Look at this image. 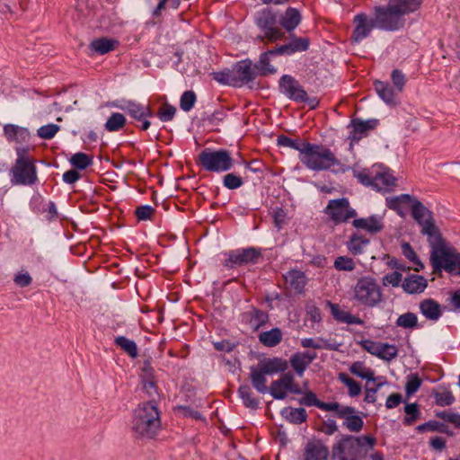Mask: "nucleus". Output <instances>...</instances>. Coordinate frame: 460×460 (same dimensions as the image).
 Returning a JSON list of instances; mask_svg holds the SVG:
<instances>
[{"label":"nucleus","instance_id":"nucleus-33","mask_svg":"<svg viewBox=\"0 0 460 460\" xmlns=\"http://www.w3.org/2000/svg\"><path fill=\"white\" fill-rule=\"evenodd\" d=\"M374 86L378 96L387 104H396L395 95L398 93L396 90L387 82L376 80Z\"/></svg>","mask_w":460,"mask_h":460},{"label":"nucleus","instance_id":"nucleus-27","mask_svg":"<svg viewBox=\"0 0 460 460\" xmlns=\"http://www.w3.org/2000/svg\"><path fill=\"white\" fill-rule=\"evenodd\" d=\"M328 305L331 308V313L332 317L340 322V323H345L348 324H358L363 325L364 321L360 319L357 315H353L350 313L341 310L337 304H333L332 302H328Z\"/></svg>","mask_w":460,"mask_h":460},{"label":"nucleus","instance_id":"nucleus-39","mask_svg":"<svg viewBox=\"0 0 460 460\" xmlns=\"http://www.w3.org/2000/svg\"><path fill=\"white\" fill-rule=\"evenodd\" d=\"M411 200L412 196L409 194H401L386 199L387 207L390 209L394 210L402 217L405 216V211L403 210L402 206L411 204Z\"/></svg>","mask_w":460,"mask_h":460},{"label":"nucleus","instance_id":"nucleus-51","mask_svg":"<svg viewBox=\"0 0 460 460\" xmlns=\"http://www.w3.org/2000/svg\"><path fill=\"white\" fill-rule=\"evenodd\" d=\"M396 325L404 329H414L418 327V317L414 313L408 312L399 315Z\"/></svg>","mask_w":460,"mask_h":460},{"label":"nucleus","instance_id":"nucleus-55","mask_svg":"<svg viewBox=\"0 0 460 460\" xmlns=\"http://www.w3.org/2000/svg\"><path fill=\"white\" fill-rule=\"evenodd\" d=\"M422 380L420 378L418 374H410L407 376V382L405 384V392L407 396L414 394L421 386Z\"/></svg>","mask_w":460,"mask_h":460},{"label":"nucleus","instance_id":"nucleus-28","mask_svg":"<svg viewBox=\"0 0 460 460\" xmlns=\"http://www.w3.org/2000/svg\"><path fill=\"white\" fill-rule=\"evenodd\" d=\"M301 14L296 8L288 7L279 18V24L288 32L294 31L301 22Z\"/></svg>","mask_w":460,"mask_h":460},{"label":"nucleus","instance_id":"nucleus-38","mask_svg":"<svg viewBox=\"0 0 460 460\" xmlns=\"http://www.w3.org/2000/svg\"><path fill=\"white\" fill-rule=\"evenodd\" d=\"M4 133L9 141L14 142L24 141L30 135L26 128L13 124L4 125Z\"/></svg>","mask_w":460,"mask_h":460},{"label":"nucleus","instance_id":"nucleus-12","mask_svg":"<svg viewBox=\"0 0 460 460\" xmlns=\"http://www.w3.org/2000/svg\"><path fill=\"white\" fill-rule=\"evenodd\" d=\"M226 255L227 258L223 264L228 269L243 267L250 263L255 264L262 257L261 250L254 247L233 250Z\"/></svg>","mask_w":460,"mask_h":460},{"label":"nucleus","instance_id":"nucleus-53","mask_svg":"<svg viewBox=\"0 0 460 460\" xmlns=\"http://www.w3.org/2000/svg\"><path fill=\"white\" fill-rule=\"evenodd\" d=\"M404 411L406 416L403 419V423L408 426L413 424L420 416V409L418 404L415 402L406 404Z\"/></svg>","mask_w":460,"mask_h":460},{"label":"nucleus","instance_id":"nucleus-11","mask_svg":"<svg viewBox=\"0 0 460 460\" xmlns=\"http://www.w3.org/2000/svg\"><path fill=\"white\" fill-rule=\"evenodd\" d=\"M411 216L422 226L421 233L428 236V239L439 234L435 225L433 215L420 200L412 197Z\"/></svg>","mask_w":460,"mask_h":460},{"label":"nucleus","instance_id":"nucleus-24","mask_svg":"<svg viewBox=\"0 0 460 460\" xmlns=\"http://www.w3.org/2000/svg\"><path fill=\"white\" fill-rule=\"evenodd\" d=\"M353 130L350 134V138L353 141H358L362 138L364 134L368 130L376 128L378 124V120L376 119L362 120L360 119H354L351 121Z\"/></svg>","mask_w":460,"mask_h":460},{"label":"nucleus","instance_id":"nucleus-10","mask_svg":"<svg viewBox=\"0 0 460 460\" xmlns=\"http://www.w3.org/2000/svg\"><path fill=\"white\" fill-rule=\"evenodd\" d=\"M255 23L263 32V35L257 37L261 41L267 40L269 42H275L285 38V32L277 26V14L271 9H263L259 12L255 17Z\"/></svg>","mask_w":460,"mask_h":460},{"label":"nucleus","instance_id":"nucleus-49","mask_svg":"<svg viewBox=\"0 0 460 460\" xmlns=\"http://www.w3.org/2000/svg\"><path fill=\"white\" fill-rule=\"evenodd\" d=\"M277 142L279 146L290 147L298 151L299 154H302L305 145L308 143L307 141H300L299 139L290 138L285 135L279 136Z\"/></svg>","mask_w":460,"mask_h":460},{"label":"nucleus","instance_id":"nucleus-58","mask_svg":"<svg viewBox=\"0 0 460 460\" xmlns=\"http://www.w3.org/2000/svg\"><path fill=\"white\" fill-rule=\"evenodd\" d=\"M196 102V94L193 91H185L180 100V107L184 111H190Z\"/></svg>","mask_w":460,"mask_h":460},{"label":"nucleus","instance_id":"nucleus-21","mask_svg":"<svg viewBox=\"0 0 460 460\" xmlns=\"http://www.w3.org/2000/svg\"><path fill=\"white\" fill-rule=\"evenodd\" d=\"M352 226L358 229L366 230L371 234L380 233L385 227L383 217L377 215H372L368 217L356 218L352 221Z\"/></svg>","mask_w":460,"mask_h":460},{"label":"nucleus","instance_id":"nucleus-3","mask_svg":"<svg viewBox=\"0 0 460 460\" xmlns=\"http://www.w3.org/2000/svg\"><path fill=\"white\" fill-rule=\"evenodd\" d=\"M160 428L161 417L156 401L140 402L133 411L132 429L136 435L153 438Z\"/></svg>","mask_w":460,"mask_h":460},{"label":"nucleus","instance_id":"nucleus-63","mask_svg":"<svg viewBox=\"0 0 460 460\" xmlns=\"http://www.w3.org/2000/svg\"><path fill=\"white\" fill-rule=\"evenodd\" d=\"M436 417L444 420L451 424H453L456 428L460 429V414L456 412H450L447 411H436Z\"/></svg>","mask_w":460,"mask_h":460},{"label":"nucleus","instance_id":"nucleus-14","mask_svg":"<svg viewBox=\"0 0 460 460\" xmlns=\"http://www.w3.org/2000/svg\"><path fill=\"white\" fill-rule=\"evenodd\" d=\"M279 90L288 99L296 102H305L307 93L299 82L289 75H284L279 79Z\"/></svg>","mask_w":460,"mask_h":460},{"label":"nucleus","instance_id":"nucleus-41","mask_svg":"<svg viewBox=\"0 0 460 460\" xmlns=\"http://www.w3.org/2000/svg\"><path fill=\"white\" fill-rule=\"evenodd\" d=\"M286 279L289 282L291 288L298 293H302L306 285V277L300 270H292L288 271Z\"/></svg>","mask_w":460,"mask_h":460},{"label":"nucleus","instance_id":"nucleus-54","mask_svg":"<svg viewBox=\"0 0 460 460\" xmlns=\"http://www.w3.org/2000/svg\"><path fill=\"white\" fill-rule=\"evenodd\" d=\"M417 430L419 432H425L427 430H429V431H438L441 433H447V434L449 433L447 426L445 425L444 423H441L437 420H429L426 423L419 425L417 427Z\"/></svg>","mask_w":460,"mask_h":460},{"label":"nucleus","instance_id":"nucleus-42","mask_svg":"<svg viewBox=\"0 0 460 460\" xmlns=\"http://www.w3.org/2000/svg\"><path fill=\"white\" fill-rule=\"evenodd\" d=\"M238 394L245 407L253 410L259 408V400L253 396L250 385H242L238 389Z\"/></svg>","mask_w":460,"mask_h":460},{"label":"nucleus","instance_id":"nucleus-7","mask_svg":"<svg viewBox=\"0 0 460 460\" xmlns=\"http://www.w3.org/2000/svg\"><path fill=\"white\" fill-rule=\"evenodd\" d=\"M353 293L357 303L365 307H376L383 301L382 289L377 281L370 276L358 279Z\"/></svg>","mask_w":460,"mask_h":460},{"label":"nucleus","instance_id":"nucleus-40","mask_svg":"<svg viewBox=\"0 0 460 460\" xmlns=\"http://www.w3.org/2000/svg\"><path fill=\"white\" fill-rule=\"evenodd\" d=\"M301 345L303 348H312L315 349H326L330 350H337L339 344L335 342H330L327 340L319 338L317 341L312 338H305L301 340Z\"/></svg>","mask_w":460,"mask_h":460},{"label":"nucleus","instance_id":"nucleus-44","mask_svg":"<svg viewBox=\"0 0 460 460\" xmlns=\"http://www.w3.org/2000/svg\"><path fill=\"white\" fill-rule=\"evenodd\" d=\"M276 385H283V388L294 394H302L303 391L299 385L296 383L294 374L292 372L284 373L279 377V383Z\"/></svg>","mask_w":460,"mask_h":460},{"label":"nucleus","instance_id":"nucleus-8","mask_svg":"<svg viewBox=\"0 0 460 460\" xmlns=\"http://www.w3.org/2000/svg\"><path fill=\"white\" fill-rule=\"evenodd\" d=\"M197 164L207 172H227L234 166V159L226 149H203L198 155Z\"/></svg>","mask_w":460,"mask_h":460},{"label":"nucleus","instance_id":"nucleus-46","mask_svg":"<svg viewBox=\"0 0 460 460\" xmlns=\"http://www.w3.org/2000/svg\"><path fill=\"white\" fill-rule=\"evenodd\" d=\"M126 117L122 113L114 112L107 119L104 127L109 132L119 131L126 125Z\"/></svg>","mask_w":460,"mask_h":460},{"label":"nucleus","instance_id":"nucleus-56","mask_svg":"<svg viewBox=\"0 0 460 460\" xmlns=\"http://www.w3.org/2000/svg\"><path fill=\"white\" fill-rule=\"evenodd\" d=\"M402 254L405 256V258H407L410 261H411L412 263H414L415 265L418 266L415 268L416 271H420V270H422L424 268L423 264L419 260L416 252H414V250L412 249V247L411 246L410 243H403L402 244Z\"/></svg>","mask_w":460,"mask_h":460},{"label":"nucleus","instance_id":"nucleus-15","mask_svg":"<svg viewBox=\"0 0 460 460\" xmlns=\"http://www.w3.org/2000/svg\"><path fill=\"white\" fill-rule=\"evenodd\" d=\"M338 407L332 409V411L335 412V415L339 419L343 420L342 426L351 432L361 431L364 421L359 415L356 414V409L351 406L341 405L339 402H335Z\"/></svg>","mask_w":460,"mask_h":460},{"label":"nucleus","instance_id":"nucleus-29","mask_svg":"<svg viewBox=\"0 0 460 460\" xmlns=\"http://www.w3.org/2000/svg\"><path fill=\"white\" fill-rule=\"evenodd\" d=\"M420 311L431 321H438L442 315L441 305L432 298L422 300L420 303Z\"/></svg>","mask_w":460,"mask_h":460},{"label":"nucleus","instance_id":"nucleus-34","mask_svg":"<svg viewBox=\"0 0 460 460\" xmlns=\"http://www.w3.org/2000/svg\"><path fill=\"white\" fill-rule=\"evenodd\" d=\"M281 416L292 424H302L307 420V412L304 408L285 407L280 411Z\"/></svg>","mask_w":460,"mask_h":460},{"label":"nucleus","instance_id":"nucleus-23","mask_svg":"<svg viewBox=\"0 0 460 460\" xmlns=\"http://www.w3.org/2000/svg\"><path fill=\"white\" fill-rule=\"evenodd\" d=\"M316 358V353L296 352L290 358V365L298 376H302L307 367Z\"/></svg>","mask_w":460,"mask_h":460},{"label":"nucleus","instance_id":"nucleus-37","mask_svg":"<svg viewBox=\"0 0 460 460\" xmlns=\"http://www.w3.org/2000/svg\"><path fill=\"white\" fill-rule=\"evenodd\" d=\"M283 339L282 331L278 328H272L270 331L262 332L259 334V341L268 348H273L279 345Z\"/></svg>","mask_w":460,"mask_h":460},{"label":"nucleus","instance_id":"nucleus-57","mask_svg":"<svg viewBox=\"0 0 460 460\" xmlns=\"http://www.w3.org/2000/svg\"><path fill=\"white\" fill-rule=\"evenodd\" d=\"M391 80L397 93H402L406 84L405 75L399 69H394L391 73Z\"/></svg>","mask_w":460,"mask_h":460},{"label":"nucleus","instance_id":"nucleus-20","mask_svg":"<svg viewBox=\"0 0 460 460\" xmlns=\"http://www.w3.org/2000/svg\"><path fill=\"white\" fill-rule=\"evenodd\" d=\"M242 321L252 330L258 331L269 321V314L263 310L251 306L249 311L242 314Z\"/></svg>","mask_w":460,"mask_h":460},{"label":"nucleus","instance_id":"nucleus-5","mask_svg":"<svg viewBox=\"0 0 460 460\" xmlns=\"http://www.w3.org/2000/svg\"><path fill=\"white\" fill-rule=\"evenodd\" d=\"M299 161L309 170L320 172L332 167L341 166V162L330 148L308 142L302 154L298 155Z\"/></svg>","mask_w":460,"mask_h":460},{"label":"nucleus","instance_id":"nucleus-61","mask_svg":"<svg viewBox=\"0 0 460 460\" xmlns=\"http://www.w3.org/2000/svg\"><path fill=\"white\" fill-rule=\"evenodd\" d=\"M223 184L228 190H235L243 184V181L242 177L231 172L224 176Z\"/></svg>","mask_w":460,"mask_h":460},{"label":"nucleus","instance_id":"nucleus-47","mask_svg":"<svg viewBox=\"0 0 460 460\" xmlns=\"http://www.w3.org/2000/svg\"><path fill=\"white\" fill-rule=\"evenodd\" d=\"M338 379L343 383L349 389V395L356 397L361 394V385L358 382L349 376L346 373H340Z\"/></svg>","mask_w":460,"mask_h":460},{"label":"nucleus","instance_id":"nucleus-19","mask_svg":"<svg viewBox=\"0 0 460 460\" xmlns=\"http://www.w3.org/2000/svg\"><path fill=\"white\" fill-rule=\"evenodd\" d=\"M330 451L320 439L308 441L304 450V460H328Z\"/></svg>","mask_w":460,"mask_h":460},{"label":"nucleus","instance_id":"nucleus-9","mask_svg":"<svg viewBox=\"0 0 460 460\" xmlns=\"http://www.w3.org/2000/svg\"><path fill=\"white\" fill-rule=\"evenodd\" d=\"M378 8L374 7V16L369 18L366 13H358L353 19L355 28L351 33L350 40L352 43H358L368 37L374 28L382 31H391L390 27L384 24L378 17Z\"/></svg>","mask_w":460,"mask_h":460},{"label":"nucleus","instance_id":"nucleus-25","mask_svg":"<svg viewBox=\"0 0 460 460\" xmlns=\"http://www.w3.org/2000/svg\"><path fill=\"white\" fill-rule=\"evenodd\" d=\"M258 366L267 375H273L276 373H285L288 368V362L282 358L275 357L261 361Z\"/></svg>","mask_w":460,"mask_h":460},{"label":"nucleus","instance_id":"nucleus-18","mask_svg":"<svg viewBox=\"0 0 460 460\" xmlns=\"http://www.w3.org/2000/svg\"><path fill=\"white\" fill-rule=\"evenodd\" d=\"M310 40L308 38L296 37L294 34H290V41L279 45L275 48V52L278 55H288L290 56L296 52H303L308 49Z\"/></svg>","mask_w":460,"mask_h":460},{"label":"nucleus","instance_id":"nucleus-26","mask_svg":"<svg viewBox=\"0 0 460 460\" xmlns=\"http://www.w3.org/2000/svg\"><path fill=\"white\" fill-rule=\"evenodd\" d=\"M427 279L420 275H411L402 281V288L408 294H418L427 288Z\"/></svg>","mask_w":460,"mask_h":460},{"label":"nucleus","instance_id":"nucleus-45","mask_svg":"<svg viewBox=\"0 0 460 460\" xmlns=\"http://www.w3.org/2000/svg\"><path fill=\"white\" fill-rule=\"evenodd\" d=\"M349 371L353 375H355L362 379H366L367 381H376L377 379L376 377H375L374 371L367 368L365 367L364 363L361 361L354 362L350 366Z\"/></svg>","mask_w":460,"mask_h":460},{"label":"nucleus","instance_id":"nucleus-48","mask_svg":"<svg viewBox=\"0 0 460 460\" xmlns=\"http://www.w3.org/2000/svg\"><path fill=\"white\" fill-rule=\"evenodd\" d=\"M211 76L221 84L236 86L235 75L232 69L226 68L219 72H213Z\"/></svg>","mask_w":460,"mask_h":460},{"label":"nucleus","instance_id":"nucleus-4","mask_svg":"<svg viewBox=\"0 0 460 460\" xmlns=\"http://www.w3.org/2000/svg\"><path fill=\"white\" fill-rule=\"evenodd\" d=\"M422 3L423 0H388L385 5L376 6L378 17L391 31H400L405 26V16L419 11Z\"/></svg>","mask_w":460,"mask_h":460},{"label":"nucleus","instance_id":"nucleus-60","mask_svg":"<svg viewBox=\"0 0 460 460\" xmlns=\"http://www.w3.org/2000/svg\"><path fill=\"white\" fill-rule=\"evenodd\" d=\"M277 383H279V378L271 382L268 393L276 400H284L288 395V391L283 388V385H276Z\"/></svg>","mask_w":460,"mask_h":460},{"label":"nucleus","instance_id":"nucleus-30","mask_svg":"<svg viewBox=\"0 0 460 460\" xmlns=\"http://www.w3.org/2000/svg\"><path fill=\"white\" fill-rule=\"evenodd\" d=\"M298 402L301 405H305L307 407L315 406L323 411H332V409H336L338 406L335 405V402H324L320 401L316 394L312 391H307L305 393L304 396L298 400Z\"/></svg>","mask_w":460,"mask_h":460},{"label":"nucleus","instance_id":"nucleus-22","mask_svg":"<svg viewBox=\"0 0 460 460\" xmlns=\"http://www.w3.org/2000/svg\"><path fill=\"white\" fill-rule=\"evenodd\" d=\"M136 121L144 119L145 117H153L154 113L149 105H144L133 101H127L119 107Z\"/></svg>","mask_w":460,"mask_h":460},{"label":"nucleus","instance_id":"nucleus-35","mask_svg":"<svg viewBox=\"0 0 460 460\" xmlns=\"http://www.w3.org/2000/svg\"><path fill=\"white\" fill-rule=\"evenodd\" d=\"M369 239L364 234L354 233L347 242V248L353 255L363 253L364 249L369 244Z\"/></svg>","mask_w":460,"mask_h":460},{"label":"nucleus","instance_id":"nucleus-52","mask_svg":"<svg viewBox=\"0 0 460 460\" xmlns=\"http://www.w3.org/2000/svg\"><path fill=\"white\" fill-rule=\"evenodd\" d=\"M376 186L383 185L385 187L394 186L396 184V178L388 171L383 170L375 175Z\"/></svg>","mask_w":460,"mask_h":460},{"label":"nucleus","instance_id":"nucleus-31","mask_svg":"<svg viewBox=\"0 0 460 460\" xmlns=\"http://www.w3.org/2000/svg\"><path fill=\"white\" fill-rule=\"evenodd\" d=\"M274 55H278L275 48L261 54L258 63L253 66L258 75L266 76L276 73V68L270 63V57Z\"/></svg>","mask_w":460,"mask_h":460},{"label":"nucleus","instance_id":"nucleus-1","mask_svg":"<svg viewBox=\"0 0 460 460\" xmlns=\"http://www.w3.org/2000/svg\"><path fill=\"white\" fill-rule=\"evenodd\" d=\"M430 246V263L435 273L443 270L450 274L460 276V253L456 249L448 245L441 234L433 235L428 239Z\"/></svg>","mask_w":460,"mask_h":460},{"label":"nucleus","instance_id":"nucleus-50","mask_svg":"<svg viewBox=\"0 0 460 460\" xmlns=\"http://www.w3.org/2000/svg\"><path fill=\"white\" fill-rule=\"evenodd\" d=\"M71 164L79 170H84L93 164V157L84 153H75L70 158Z\"/></svg>","mask_w":460,"mask_h":460},{"label":"nucleus","instance_id":"nucleus-6","mask_svg":"<svg viewBox=\"0 0 460 460\" xmlns=\"http://www.w3.org/2000/svg\"><path fill=\"white\" fill-rule=\"evenodd\" d=\"M17 158L10 170L12 182L17 185L31 186L38 181L37 169L34 160L29 155V148H16Z\"/></svg>","mask_w":460,"mask_h":460},{"label":"nucleus","instance_id":"nucleus-16","mask_svg":"<svg viewBox=\"0 0 460 460\" xmlns=\"http://www.w3.org/2000/svg\"><path fill=\"white\" fill-rule=\"evenodd\" d=\"M362 349L385 361H391L398 355V349L394 344L376 342L371 340H363L358 342Z\"/></svg>","mask_w":460,"mask_h":460},{"label":"nucleus","instance_id":"nucleus-2","mask_svg":"<svg viewBox=\"0 0 460 460\" xmlns=\"http://www.w3.org/2000/svg\"><path fill=\"white\" fill-rule=\"evenodd\" d=\"M376 438L369 435H343L332 449V460H361L376 445Z\"/></svg>","mask_w":460,"mask_h":460},{"label":"nucleus","instance_id":"nucleus-36","mask_svg":"<svg viewBox=\"0 0 460 460\" xmlns=\"http://www.w3.org/2000/svg\"><path fill=\"white\" fill-rule=\"evenodd\" d=\"M118 45V40L102 37L93 40L89 48L97 54L104 55L114 50Z\"/></svg>","mask_w":460,"mask_h":460},{"label":"nucleus","instance_id":"nucleus-64","mask_svg":"<svg viewBox=\"0 0 460 460\" xmlns=\"http://www.w3.org/2000/svg\"><path fill=\"white\" fill-rule=\"evenodd\" d=\"M59 126L56 124H48L38 129V136L42 139H51L58 132Z\"/></svg>","mask_w":460,"mask_h":460},{"label":"nucleus","instance_id":"nucleus-62","mask_svg":"<svg viewBox=\"0 0 460 460\" xmlns=\"http://www.w3.org/2000/svg\"><path fill=\"white\" fill-rule=\"evenodd\" d=\"M176 108L169 103H165L158 110L157 116L162 121L167 122L174 118Z\"/></svg>","mask_w":460,"mask_h":460},{"label":"nucleus","instance_id":"nucleus-43","mask_svg":"<svg viewBox=\"0 0 460 460\" xmlns=\"http://www.w3.org/2000/svg\"><path fill=\"white\" fill-rule=\"evenodd\" d=\"M114 343L132 358H136L138 356L137 346L134 341L125 336H118L115 338Z\"/></svg>","mask_w":460,"mask_h":460},{"label":"nucleus","instance_id":"nucleus-32","mask_svg":"<svg viewBox=\"0 0 460 460\" xmlns=\"http://www.w3.org/2000/svg\"><path fill=\"white\" fill-rule=\"evenodd\" d=\"M267 374L258 366L251 367L250 368V380L254 389L260 394L268 393L267 386Z\"/></svg>","mask_w":460,"mask_h":460},{"label":"nucleus","instance_id":"nucleus-59","mask_svg":"<svg viewBox=\"0 0 460 460\" xmlns=\"http://www.w3.org/2000/svg\"><path fill=\"white\" fill-rule=\"evenodd\" d=\"M355 267L353 259L347 256H339L334 261V268L337 270L352 271Z\"/></svg>","mask_w":460,"mask_h":460},{"label":"nucleus","instance_id":"nucleus-13","mask_svg":"<svg viewBox=\"0 0 460 460\" xmlns=\"http://www.w3.org/2000/svg\"><path fill=\"white\" fill-rule=\"evenodd\" d=\"M325 214L336 225L347 222L349 218L357 217L356 210L350 208L347 198L331 199L325 208Z\"/></svg>","mask_w":460,"mask_h":460},{"label":"nucleus","instance_id":"nucleus-17","mask_svg":"<svg viewBox=\"0 0 460 460\" xmlns=\"http://www.w3.org/2000/svg\"><path fill=\"white\" fill-rule=\"evenodd\" d=\"M233 73L235 75L236 86H241L252 82L258 75L257 71L250 59H243L233 66Z\"/></svg>","mask_w":460,"mask_h":460}]
</instances>
